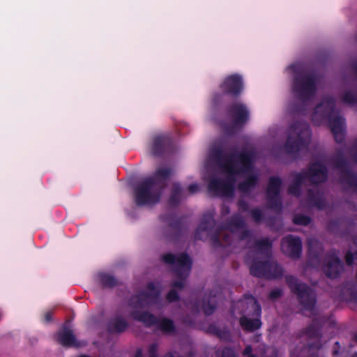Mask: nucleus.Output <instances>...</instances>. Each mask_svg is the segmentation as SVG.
I'll return each mask as SVG.
<instances>
[{
  "instance_id": "1",
  "label": "nucleus",
  "mask_w": 357,
  "mask_h": 357,
  "mask_svg": "<svg viewBox=\"0 0 357 357\" xmlns=\"http://www.w3.org/2000/svg\"><path fill=\"white\" fill-rule=\"evenodd\" d=\"M245 223L240 215H235L225 229L211 236L214 247L227 245L231 243V235L239 241H246V246L252 248L255 259L250 266V273L257 277L268 279L280 278L282 268L271 256L272 241L268 238L255 239L250 232L245 229Z\"/></svg>"
},
{
  "instance_id": "2",
  "label": "nucleus",
  "mask_w": 357,
  "mask_h": 357,
  "mask_svg": "<svg viewBox=\"0 0 357 357\" xmlns=\"http://www.w3.org/2000/svg\"><path fill=\"white\" fill-rule=\"evenodd\" d=\"M211 155L217 158L222 172L227 176L226 180L214 179L209 184V189L217 195L230 197L234 194V184L236 177L243 175L244 181L238 184V190L248 192L255 188L259 179V173L252 167L253 154L251 152L243 153L240 155H219L218 153L211 151Z\"/></svg>"
},
{
  "instance_id": "3",
  "label": "nucleus",
  "mask_w": 357,
  "mask_h": 357,
  "mask_svg": "<svg viewBox=\"0 0 357 357\" xmlns=\"http://www.w3.org/2000/svg\"><path fill=\"white\" fill-rule=\"evenodd\" d=\"M169 174V169H160L153 177L142 181L135 190L136 204L141 206L158 202L161 190L165 187Z\"/></svg>"
},
{
  "instance_id": "4",
  "label": "nucleus",
  "mask_w": 357,
  "mask_h": 357,
  "mask_svg": "<svg viewBox=\"0 0 357 357\" xmlns=\"http://www.w3.org/2000/svg\"><path fill=\"white\" fill-rule=\"evenodd\" d=\"M160 290L153 282L148 284L146 289L139 294L132 296L129 305L132 308L130 316L135 320L142 322L146 326H151L157 322V318L147 312L138 310L149 305L155 303Z\"/></svg>"
},
{
  "instance_id": "5",
  "label": "nucleus",
  "mask_w": 357,
  "mask_h": 357,
  "mask_svg": "<svg viewBox=\"0 0 357 357\" xmlns=\"http://www.w3.org/2000/svg\"><path fill=\"white\" fill-rule=\"evenodd\" d=\"M328 119L329 126L334 138L337 143L344 139V124L341 117L334 111V101L331 98H325L318 105L312 115V120L317 123Z\"/></svg>"
},
{
  "instance_id": "6",
  "label": "nucleus",
  "mask_w": 357,
  "mask_h": 357,
  "mask_svg": "<svg viewBox=\"0 0 357 357\" xmlns=\"http://www.w3.org/2000/svg\"><path fill=\"white\" fill-rule=\"evenodd\" d=\"M310 135L307 123L296 122L289 128L284 150L288 153L298 151L308 143Z\"/></svg>"
},
{
  "instance_id": "7",
  "label": "nucleus",
  "mask_w": 357,
  "mask_h": 357,
  "mask_svg": "<svg viewBox=\"0 0 357 357\" xmlns=\"http://www.w3.org/2000/svg\"><path fill=\"white\" fill-rule=\"evenodd\" d=\"M162 259L167 264L173 265V269L176 276L180 279L172 282L174 288L182 289L185 286V279L191 269L192 261L185 254H181L176 257L172 254H167L162 257Z\"/></svg>"
},
{
  "instance_id": "8",
  "label": "nucleus",
  "mask_w": 357,
  "mask_h": 357,
  "mask_svg": "<svg viewBox=\"0 0 357 357\" xmlns=\"http://www.w3.org/2000/svg\"><path fill=\"white\" fill-rule=\"evenodd\" d=\"M327 172L326 167L321 163L312 164L305 175L298 174L294 178V183L289 187L288 192L295 196L299 195V186L308 179L313 183H322L326 180Z\"/></svg>"
},
{
  "instance_id": "9",
  "label": "nucleus",
  "mask_w": 357,
  "mask_h": 357,
  "mask_svg": "<svg viewBox=\"0 0 357 357\" xmlns=\"http://www.w3.org/2000/svg\"><path fill=\"white\" fill-rule=\"evenodd\" d=\"M286 282L292 292L296 294L300 303L309 311H312L316 303L314 293L304 283L292 275H287Z\"/></svg>"
},
{
  "instance_id": "10",
  "label": "nucleus",
  "mask_w": 357,
  "mask_h": 357,
  "mask_svg": "<svg viewBox=\"0 0 357 357\" xmlns=\"http://www.w3.org/2000/svg\"><path fill=\"white\" fill-rule=\"evenodd\" d=\"M321 269L327 278L335 279L343 272L344 265L335 253L328 252L321 260Z\"/></svg>"
},
{
  "instance_id": "11",
  "label": "nucleus",
  "mask_w": 357,
  "mask_h": 357,
  "mask_svg": "<svg viewBox=\"0 0 357 357\" xmlns=\"http://www.w3.org/2000/svg\"><path fill=\"white\" fill-rule=\"evenodd\" d=\"M56 341L65 347H78L79 346L74 335L71 319H67L57 332Z\"/></svg>"
},
{
  "instance_id": "12",
  "label": "nucleus",
  "mask_w": 357,
  "mask_h": 357,
  "mask_svg": "<svg viewBox=\"0 0 357 357\" xmlns=\"http://www.w3.org/2000/svg\"><path fill=\"white\" fill-rule=\"evenodd\" d=\"M282 181L280 178L271 177L269 179L267 188V204L270 208L280 211L282 204L279 199V192Z\"/></svg>"
},
{
  "instance_id": "13",
  "label": "nucleus",
  "mask_w": 357,
  "mask_h": 357,
  "mask_svg": "<svg viewBox=\"0 0 357 357\" xmlns=\"http://www.w3.org/2000/svg\"><path fill=\"white\" fill-rule=\"evenodd\" d=\"M229 114L233 119L234 123L231 129L224 126V130L228 135L234 133L248 119L247 111L243 105L239 104L234 105L230 109Z\"/></svg>"
},
{
  "instance_id": "14",
  "label": "nucleus",
  "mask_w": 357,
  "mask_h": 357,
  "mask_svg": "<svg viewBox=\"0 0 357 357\" xmlns=\"http://www.w3.org/2000/svg\"><path fill=\"white\" fill-rule=\"evenodd\" d=\"M294 89L302 99L310 98L315 92L314 80L310 76L296 78Z\"/></svg>"
},
{
  "instance_id": "15",
  "label": "nucleus",
  "mask_w": 357,
  "mask_h": 357,
  "mask_svg": "<svg viewBox=\"0 0 357 357\" xmlns=\"http://www.w3.org/2000/svg\"><path fill=\"white\" fill-rule=\"evenodd\" d=\"M281 249L284 253L291 258H298L302 251L301 239L293 236H287L282 238Z\"/></svg>"
},
{
  "instance_id": "16",
  "label": "nucleus",
  "mask_w": 357,
  "mask_h": 357,
  "mask_svg": "<svg viewBox=\"0 0 357 357\" xmlns=\"http://www.w3.org/2000/svg\"><path fill=\"white\" fill-rule=\"evenodd\" d=\"M128 324L126 320L121 317L116 316L112 319L108 324V330L111 333H122L127 328Z\"/></svg>"
},
{
  "instance_id": "17",
  "label": "nucleus",
  "mask_w": 357,
  "mask_h": 357,
  "mask_svg": "<svg viewBox=\"0 0 357 357\" xmlns=\"http://www.w3.org/2000/svg\"><path fill=\"white\" fill-rule=\"evenodd\" d=\"M225 87L227 93L238 94L241 89L240 77L236 75L228 77L225 83Z\"/></svg>"
},
{
  "instance_id": "18",
  "label": "nucleus",
  "mask_w": 357,
  "mask_h": 357,
  "mask_svg": "<svg viewBox=\"0 0 357 357\" xmlns=\"http://www.w3.org/2000/svg\"><path fill=\"white\" fill-rule=\"evenodd\" d=\"M240 324L243 329L250 331L258 329L261 326L259 319H251L246 317H243L240 319Z\"/></svg>"
},
{
  "instance_id": "19",
  "label": "nucleus",
  "mask_w": 357,
  "mask_h": 357,
  "mask_svg": "<svg viewBox=\"0 0 357 357\" xmlns=\"http://www.w3.org/2000/svg\"><path fill=\"white\" fill-rule=\"evenodd\" d=\"M341 183L348 184L354 190H357V176L349 171L342 172Z\"/></svg>"
},
{
  "instance_id": "20",
  "label": "nucleus",
  "mask_w": 357,
  "mask_h": 357,
  "mask_svg": "<svg viewBox=\"0 0 357 357\" xmlns=\"http://www.w3.org/2000/svg\"><path fill=\"white\" fill-rule=\"evenodd\" d=\"M309 247V256L317 258L323 251L322 245L316 239L310 238L307 241Z\"/></svg>"
},
{
  "instance_id": "21",
  "label": "nucleus",
  "mask_w": 357,
  "mask_h": 357,
  "mask_svg": "<svg viewBox=\"0 0 357 357\" xmlns=\"http://www.w3.org/2000/svg\"><path fill=\"white\" fill-rule=\"evenodd\" d=\"M156 324H158V328L164 333H169L174 331L175 327L174 323L170 319L165 318L162 319L160 321L157 319Z\"/></svg>"
},
{
  "instance_id": "22",
  "label": "nucleus",
  "mask_w": 357,
  "mask_h": 357,
  "mask_svg": "<svg viewBox=\"0 0 357 357\" xmlns=\"http://www.w3.org/2000/svg\"><path fill=\"white\" fill-rule=\"evenodd\" d=\"M310 202L314 206H316L319 208H322L324 206V201L319 192L314 195L312 190H309L308 192Z\"/></svg>"
},
{
  "instance_id": "23",
  "label": "nucleus",
  "mask_w": 357,
  "mask_h": 357,
  "mask_svg": "<svg viewBox=\"0 0 357 357\" xmlns=\"http://www.w3.org/2000/svg\"><path fill=\"white\" fill-rule=\"evenodd\" d=\"M100 280L102 284L107 287H113L119 284L116 279L108 274H101L100 275Z\"/></svg>"
},
{
  "instance_id": "24",
  "label": "nucleus",
  "mask_w": 357,
  "mask_h": 357,
  "mask_svg": "<svg viewBox=\"0 0 357 357\" xmlns=\"http://www.w3.org/2000/svg\"><path fill=\"white\" fill-rule=\"evenodd\" d=\"M216 301L214 297L208 298L203 303V310L206 315L211 314L215 309Z\"/></svg>"
},
{
  "instance_id": "25",
  "label": "nucleus",
  "mask_w": 357,
  "mask_h": 357,
  "mask_svg": "<svg viewBox=\"0 0 357 357\" xmlns=\"http://www.w3.org/2000/svg\"><path fill=\"white\" fill-rule=\"evenodd\" d=\"M293 222L296 225H307L310 222V218L306 215L296 214L294 217Z\"/></svg>"
},
{
  "instance_id": "26",
  "label": "nucleus",
  "mask_w": 357,
  "mask_h": 357,
  "mask_svg": "<svg viewBox=\"0 0 357 357\" xmlns=\"http://www.w3.org/2000/svg\"><path fill=\"white\" fill-rule=\"evenodd\" d=\"M354 244L355 246L354 252L352 253L351 252H348L345 256V260L348 265H351L352 264L354 257L357 258V236L354 239Z\"/></svg>"
},
{
  "instance_id": "27",
  "label": "nucleus",
  "mask_w": 357,
  "mask_h": 357,
  "mask_svg": "<svg viewBox=\"0 0 357 357\" xmlns=\"http://www.w3.org/2000/svg\"><path fill=\"white\" fill-rule=\"evenodd\" d=\"M343 100L349 104H352L357 101V96L350 92H347L343 96Z\"/></svg>"
},
{
  "instance_id": "28",
  "label": "nucleus",
  "mask_w": 357,
  "mask_h": 357,
  "mask_svg": "<svg viewBox=\"0 0 357 357\" xmlns=\"http://www.w3.org/2000/svg\"><path fill=\"white\" fill-rule=\"evenodd\" d=\"M158 344L153 343L149 347V357H158Z\"/></svg>"
},
{
  "instance_id": "29",
  "label": "nucleus",
  "mask_w": 357,
  "mask_h": 357,
  "mask_svg": "<svg viewBox=\"0 0 357 357\" xmlns=\"http://www.w3.org/2000/svg\"><path fill=\"white\" fill-rule=\"evenodd\" d=\"M251 215L254 220L257 222H259L263 217L262 213L259 209H253L251 211Z\"/></svg>"
},
{
  "instance_id": "30",
  "label": "nucleus",
  "mask_w": 357,
  "mask_h": 357,
  "mask_svg": "<svg viewBox=\"0 0 357 357\" xmlns=\"http://www.w3.org/2000/svg\"><path fill=\"white\" fill-rule=\"evenodd\" d=\"M282 295V291L280 289H275L269 294V298L271 300H276Z\"/></svg>"
},
{
  "instance_id": "31",
  "label": "nucleus",
  "mask_w": 357,
  "mask_h": 357,
  "mask_svg": "<svg viewBox=\"0 0 357 357\" xmlns=\"http://www.w3.org/2000/svg\"><path fill=\"white\" fill-rule=\"evenodd\" d=\"M178 294H177L176 291L174 289L170 291L169 292V294L167 295V299L169 302L175 301L178 300Z\"/></svg>"
},
{
  "instance_id": "32",
  "label": "nucleus",
  "mask_w": 357,
  "mask_h": 357,
  "mask_svg": "<svg viewBox=\"0 0 357 357\" xmlns=\"http://www.w3.org/2000/svg\"><path fill=\"white\" fill-rule=\"evenodd\" d=\"M52 321V312L47 311L45 312L43 316V321L45 323H50Z\"/></svg>"
},
{
  "instance_id": "33",
  "label": "nucleus",
  "mask_w": 357,
  "mask_h": 357,
  "mask_svg": "<svg viewBox=\"0 0 357 357\" xmlns=\"http://www.w3.org/2000/svg\"><path fill=\"white\" fill-rule=\"evenodd\" d=\"M252 347L250 346H247L243 351V354L248 357H258L257 356L252 354Z\"/></svg>"
},
{
  "instance_id": "34",
  "label": "nucleus",
  "mask_w": 357,
  "mask_h": 357,
  "mask_svg": "<svg viewBox=\"0 0 357 357\" xmlns=\"http://www.w3.org/2000/svg\"><path fill=\"white\" fill-rule=\"evenodd\" d=\"M335 163L337 167L342 168L344 166V161L339 156L335 158Z\"/></svg>"
},
{
  "instance_id": "35",
  "label": "nucleus",
  "mask_w": 357,
  "mask_h": 357,
  "mask_svg": "<svg viewBox=\"0 0 357 357\" xmlns=\"http://www.w3.org/2000/svg\"><path fill=\"white\" fill-rule=\"evenodd\" d=\"M162 142V139L160 137H157L154 140V147H155V151L156 152V149L159 148L160 144Z\"/></svg>"
},
{
  "instance_id": "36",
  "label": "nucleus",
  "mask_w": 357,
  "mask_h": 357,
  "mask_svg": "<svg viewBox=\"0 0 357 357\" xmlns=\"http://www.w3.org/2000/svg\"><path fill=\"white\" fill-rule=\"evenodd\" d=\"M188 190L191 193H194L198 190V186L195 184L190 185L188 188Z\"/></svg>"
},
{
  "instance_id": "37",
  "label": "nucleus",
  "mask_w": 357,
  "mask_h": 357,
  "mask_svg": "<svg viewBox=\"0 0 357 357\" xmlns=\"http://www.w3.org/2000/svg\"><path fill=\"white\" fill-rule=\"evenodd\" d=\"M239 206L242 210L245 211L248 209L247 204L243 201L239 202Z\"/></svg>"
},
{
  "instance_id": "38",
  "label": "nucleus",
  "mask_w": 357,
  "mask_h": 357,
  "mask_svg": "<svg viewBox=\"0 0 357 357\" xmlns=\"http://www.w3.org/2000/svg\"><path fill=\"white\" fill-rule=\"evenodd\" d=\"M254 305H255V307H256L257 314L259 315V312L261 311L260 306L259 305V304L257 303V302L256 301H254Z\"/></svg>"
},
{
  "instance_id": "39",
  "label": "nucleus",
  "mask_w": 357,
  "mask_h": 357,
  "mask_svg": "<svg viewBox=\"0 0 357 357\" xmlns=\"http://www.w3.org/2000/svg\"><path fill=\"white\" fill-rule=\"evenodd\" d=\"M354 160L357 163V141H356V147H355V153L354 154Z\"/></svg>"
},
{
  "instance_id": "40",
  "label": "nucleus",
  "mask_w": 357,
  "mask_h": 357,
  "mask_svg": "<svg viewBox=\"0 0 357 357\" xmlns=\"http://www.w3.org/2000/svg\"><path fill=\"white\" fill-rule=\"evenodd\" d=\"M135 357H143L142 352L141 349L137 350Z\"/></svg>"
},
{
  "instance_id": "41",
  "label": "nucleus",
  "mask_w": 357,
  "mask_h": 357,
  "mask_svg": "<svg viewBox=\"0 0 357 357\" xmlns=\"http://www.w3.org/2000/svg\"><path fill=\"white\" fill-rule=\"evenodd\" d=\"M223 212H224L225 214L229 213V208H228L227 207H224V208H223Z\"/></svg>"
},
{
  "instance_id": "42",
  "label": "nucleus",
  "mask_w": 357,
  "mask_h": 357,
  "mask_svg": "<svg viewBox=\"0 0 357 357\" xmlns=\"http://www.w3.org/2000/svg\"><path fill=\"white\" fill-rule=\"evenodd\" d=\"M174 198H175V195H174L172 198L170 199V202L171 204H173L174 201Z\"/></svg>"
},
{
  "instance_id": "43",
  "label": "nucleus",
  "mask_w": 357,
  "mask_h": 357,
  "mask_svg": "<svg viewBox=\"0 0 357 357\" xmlns=\"http://www.w3.org/2000/svg\"><path fill=\"white\" fill-rule=\"evenodd\" d=\"M201 231V228H199L198 230H197V232L196 234V238H199L198 236L199 234V232Z\"/></svg>"
},
{
  "instance_id": "44",
  "label": "nucleus",
  "mask_w": 357,
  "mask_h": 357,
  "mask_svg": "<svg viewBox=\"0 0 357 357\" xmlns=\"http://www.w3.org/2000/svg\"><path fill=\"white\" fill-rule=\"evenodd\" d=\"M2 319V314L0 313V320Z\"/></svg>"
},
{
  "instance_id": "45",
  "label": "nucleus",
  "mask_w": 357,
  "mask_h": 357,
  "mask_svg": "<svg viewBox=\"0 0 357 357\" xmlns=\"http://www.w3.org/2000/svg\"><path fill=\"white\" fill-rule=\"evenodd\" d=\"M352 357H357V354L353 356Z\"/></svg>"
}]
</instances>
